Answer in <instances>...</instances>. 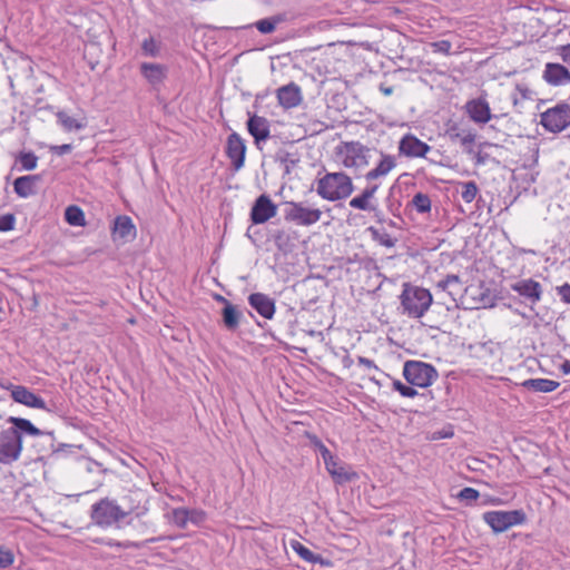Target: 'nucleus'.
I'll use <instances>...</instances> for the list:
<instances>
[{"instance_id":"nucleus-41","label":"nucleus","mask_w":570,"mask_h":570,"mask_svg":"<svg viewBox=\"0 0 570 570\" xmlns=\"http://www.w3.org/2000/svg\"><path fill=\"white\" fill-rule=\"evenodd\" d=\"M14 562V553L11 549L0 546V568L4 569Z\"/></svg>"},{"instance_id":"nucleus-38","label":"nucleus","mask_w":570,"mask_h":570,"mask_svg":"<svg viewBox=\"0 0 570 570\" xmlns=\"http://www.w3.org/2000/svg\"><path fill=\"white\" fill-rule=\"evenodd\" d=\"M173 522L178 528H186L188 521V509L185 508H177L173 510Z\"/></svg>"},{"instance_id":"nucleus-4","label":"nucleus","mask_w":570,"mask_h":570,"mask_svg":"<svg viewBox=\"0 0 570 570\" xmlns=\"http://www.w3.org/2000/svg\"><path fill=\"white\" fill-rule=\"evenodd\" d=\"M403 376L412 386L429 387L439 377L436 368L422 361H406L403 365Z\"/></svg>"},{"instance_id":"nucleus-58","label":"nucleus","mask_w":570,"mask_h":570,"mask_svg":"<svg viewBox=\"0 0 570 570\" xmlns=\"http://www.w3.org/2000/svg\"><path fill=\"white\" fill-rule=\"evenodd\" d=\"M215 299L222 304H224V306H226V303H230L228 299H226L224 296L217 294L215 295Z\"/></svg>"},{"instance_id":"nucleus-25","label":"nucleus","mask_w":570,"mask_h":570,"mask_svg":"<svg viewBox=\"0 0 570 570\" xmlns=\"http://www.w3.org/2000/svg\"><path fill=\"white\" fill-rule=\"evenodd\" d=\"M435 287L439 291L446 293L454 302L456 301V295H460V293L463 289V285L460 277L454 274L448 275L445 278L440 279L435 284Z\"/></svg>"},{"instance_id":"nucleus-28","label":"nucleus","mask_w":570,"mask_h":570,"mask_svg":"<svg viewBox=\"0 0 570 570\" xmlns=\"http://www.w3.org/2000/svg\"><path fill=\"white\" fill-rule=\"evenodd\" d=\"M446 135L449 136L451 141H460V144L464 147L468 154L473 153L472 145L475 141L474 132H472L471 130L459 131L456 128L452 127L446 131Z\"/></svg>"},{"instance_id":"nucleus-6","label":"nucleus","mask_w":570,"mask_h":570,"mask_svg":"<svg viewBox=\"0 0 570 570\" xmlns=\"http://www.w3.org/2000/svg\"><path fill=\"white\" fill-rule=\"evenodd\" d=\"M540 125L551 134H559L570 126V105L560 102L540 115Z\"/></svg>"},{"instance_id":"nucleus-3","label":"nucleus","mask_w":570,"mask_h":570,"mask_svg":"<svg viewBox=\"0 0 570 570\" xmlns=\"http://www.w3.org/2000/svg\"><path fill=\"white\" fill-rule=\"evenodd\" d=\"M128 514L129 512L122 510L115 500L104 498L91 505L90 518L98 527L109 528L116 525L120 529V521Z\"/></svg>"},{"instance_id":"nucleus-44","label":"nucleus","mask_w":570,"mask_h":570,"mask_svg":"<svg viewBox=\"0 0 570 570\" xmlns=\"http://www.w3.org/2000/svg\"><path fill=\"white\" fill-rule=\"evenodd\" d=\"M100 543L107 546V547H117V548H124V549H128V548H139L140 546L138 543H135V542H130V541H126V542H120V541H116L114 539H102L99 541Z\"/></svg>"},{"instance_id":"nucleus-47","label":"nucleus","mask_w":570,"mask_h":570,"mask_svg":"<svg viewBox=\"0 0 570 570\" xmlns=\"http://www.w3.org/2000/svg\"><path fill=\"white\" fill-rule=\"evenodd\" d=\"M206 519V514L200 510H188V521L194 524H199L204 522Z\"/></svg>"},{"instance_id":"nucleus-26","label":"nucleus","mask_w":570,"mask_h":570,"mask_svg":"<svg viewBox=\"0 0 570 570\" xmlns=\"http://www.w3.org/2000/svg\"><path fill=\"white\" fill-rule=\"evenodd\" d=\"M560 383L549 379H529L521 386L533 392L550 393L559 387Z\"/></svg>"},{"instance_id":"nucleus-42","label":"nucleus","mask_w":570,"mask_h":570,"mask_svg":"<svg viewBox=\"0 0 570 570\" xmlns=\"http://www.w3.org/2000/svg\"><path fill=\"white\" fill-rule=\"evenodd\" d=\"M141 49L144 55L149 57H157L159 55V47L151 37L142 41Z\"/></svg>"},{"instance_id":"nucleus-1","label":"nucleus","mask_w":570,"mask_h":570,"mask_svg":"<svg viewBox=\"0 0 570 570\" xmlns=\"http://www.w3.org/2000/svg\"><path fill=\"white\" fill-rule=\"evenodd\" d=\"M317 195L327 202L348 198L354 191L352 178L344 171L326 173L315 179Z\"/></svg>"},{"instance_id":"nucleus-22","label":"nucleus","mask_w":570,"mask_h":570,"mask_svg":"<svg viewBox=\"0 0 570 570\" xmlns=\"http://www.w3.org/2000/svg\"><path fill=\"white\" fill-rule=\"evenodd\" d=\"M41 179L40 175H27L16 178L13 181L14 193L21 198H28L36 194V185Z\"/></svg>"},{"instance_id":"nucleus-13","label":"nucleus","mask_w":570,"mask_h":570,"mask_svg":"<svg viewBox=\"0 0 570 570\" xmlns=\"http://www.w3.org/2000/svg\"><path fill=\"white\" fill-rule=\"evenodd\" d=\"M430 149L431 147L426 142L420 140L412 134L403 136L399 144L400 154L412 158L425 157Z\"/></svg>"},{"instance_id":"nucleus-30","label":"nucleus","mask_w":570,"mask_h":570,"mask_svg":"<svg viewBox=\"0 0 570 570\" xmlns=\"http://www.w3.org/2000/svg\"><path fill=\"white\" fill-rule=\"evenodd\" d=\"M291 548L305 561L309 563H321L324 564L323 558L320 554H315L307 547L302 544L297 540L291 541Z\"/></svg>"},{"instance_id":"nucleus-37","label":"nucleus","mask_w":570,"mask_h":570,"mask_svg":"<svg viewBox=\"0 0 570 570\" xmlns=\"http://www.w3.org/2000/svg\"><path fill=\"white\" fill-rule=\"evenodd\" d=\"M17 160L21 164V169L23 170H33L38 164V157L32 151L19 153Z\"/></svg>"},{"instance_id":"nucleus-10","label":"nucleus","mask_w":570,"mask_h":570,"mask_svg":"<svg viewBox=\"0 0 570 570\" xmlns=\"http://www.w3.org/2000/svg\"><path fill=\"white\" fill-rule=\"evenodd\" d=\"M226 155L232 161L235 171H238L245 163L246 144L245 140L237 134L232 132L226 141Z\"/></svg>"},{"instance_id":"nucleus-11","label":"nucleus","mask_w":570,"mask_h":570,"mask_svg":"<svg viewBox=\"0 0 570 570\" xmlns=\"http://www.w3.org/2000/svg\"><path fill=\"white\" fill-rule=\"evenodd\" d=\"M277 213L276 205L267 195H261L250 209V220L255 225L264 224Z\"/></svg>"},{"instance_id":"nucleus-45","label":"nucleus","mask_w":570,"mask_h":570,"mask_svg":"<svg viewBox=\"0 0 570 570\" xmlns=\"http://www.w3.org/2000/svg\"><path fill=\"white\" fill-rule=\"evenodd\" d=\"M16 218L12 214L0 215V232H9L14 227Z\"/></svg>"},{"instance_id":"nucleus-27","label":"nucleus","mask_w":570,"mask_h":570,"mask_svg":"<svg viewBox=\"0 0 570 570\" xmlns=\"http://www.w3.org/2000/svg\"><path fill=\"white\" fill-rule=\"evenodd\" d=\"M114 234L122 239L135 238L136 227L128 216H118L114 223Z\"/></svg>"},{"instance_id":"nucleus-5","label":"nucleus","mask_w":570,"mask_h":570,"mask_svg":"<svg viewBox=\"0 0 570 570\" xmlns=\"http://www.w3.org/2000/svg\"><path fill=\"white\" fill-rule=\"evenodd\" d=\"M370 148L360 141H345L335 147V155L346 168H362L368 165Z\"/></svg>"},{"instance_id":"nucleus-20","label":"nucleus","mask_w":570,"mask_h":570,"mask_svg":"<svg viewBox=\"0 0 570 570\" xmlns=\"http://www.w3.org/2000/svg\"><path fill=\"white\" fill-rule=\"evenodd\" d=\"M543 79L552 86H560L570 82V72L560 63L549 62L546 65Z\"/></svg>"},{"instance_id":"nucleus-29","label":"nucleus","mask_w":570,"mask_h":570,"mask_svg":"<svg viewBox=\"0 0 570 570\" xmlns=\"http://www.w3.org/2000/svg\"><path fill=\"white\" fill-rule=\"evenodd\" d=\"M222 317L224 326L234 332L238 328L243 314L232 303H226V306L222 309Z\"/></svg>"},{"instance_id":"nucleus-49","label":"nucleus","mask_w":570,"mask_h":570,"mask_svg":"<svg viewBox=\"0 0 570 570\" xmlns=\"http://www.w3.org/2000/svg\"><path fill=\"white\" fill-rule=\"evenodd\" d=\"M556 289L561 301L566 304H570V284L566 283L561 286H558Z\"/></svg>"},{"instance_id":"nucleus-32","label":"nucleus","mask_w":570,"mask_h":570,"mask_svg":"<svg viewBox=\"0 0 570 570\" xmlns=\"http://www.w3.org/2000/svg\"><path fill=\"white\" fill-rule=\"evenodd\" d=\"M285 20L284 16L276 14L266 19H262L255 22L256 29L263 33H272L275 31L276 27Z\"/></svg>"},{"instance_id":"nucleus-16","label":"nucleus","mask_w":570,"mask_h":570,"mask_svg":"<svg viewBox=\"0 0 570 570\" xmlns=\"http://www.w3.org/2000/svg\"><path fill=\"white\" fill-rule=\"evenodd\" d=\"M276 97L285 109L297 107L303 99L301 88L295 82L279 87L276 90Z\"/></svg>"},{"instance_id":"nucleus-43","label":"nucleus","mask_w":570,"mask_h":570,"mask_svg":"<svg viewBox=\"0 0 570 570\" xmlns=\"http://www.w3.org/2000/svg\"><path fill=\"white\" fill-rule=\"evenodd\" d=\"M479 497H480L479 491L473 488H469V487L463 488L458 494V498L461 501H465L466 503H471V502L475 501Z\"/></svg>"},{"instance_id":"nucleus-39","label":"nucleus","mask_w":570,"mask_h":570,"mask_svg":"<svg viewBox=\"0 0 570 570\" xmlns=\"http://www.w3.org/2000/svg\"><path fill=\"white\" fill-rule=\"evenodd\" d=\"M370 200L371 199L361 194L350 200V206L355 209L370 212L374 209V206L371 205Z\"/></svg>"},{"instance_id":"nucleus-48","label":"nucleus","mask_w":570,"mask_h":570,"mask_svg":"<svg viewBox=\"0 0 570 570\" xmlns=\"http://www.w3.org/2000/svg\"><path fill=\"white\" fill-rule=\"evenodd\" d=\"M313 444L318 450V452L321 453L324 462L330 460L331 456H333L331 451L317 438H314Z\"/></svg>"},{"instance_id":"nucleus-33","label":"nucleus","mask_w":570,"mask_h":570,"mask_svg":"<svg viewBox=\"0 0 570 570\" xmlns=\"http://www.w3.org/2000/svg\"><path fill=\"white\" fill-rule=\"evenodd\" d=\"M368 233L371 234L372 236V239L376 243H379L380 245L384 246V247H387V248H391V247H394L397 239L396 238H393L386 230L384 229H379L374 226H371L367 228Z\"/></svg>"},{"instance_id":"nucleus-8","label":"nucleus","mask_w":570,"mask_h":570,"mask_svg":"<svg viewBox=\"0 0 570 570\" xmlns=\"http://www.w3.org/2000/svg\"><path fill=\"white\" fill-rule=\"evenodd\" d=\"M22 439L16 430L6 429L0 432V463L10 465L18 461L22 452Z\"/></svg>"},{"instance_id":"nucleus-34","label":"nucleus","mask_w":570,"mask_h":570,"mask_svg":"<svg viewBox=\"0 0 570 570\" xmlns=\"http://www.w3.org/2000/svg\"><path fill=\"white\" fill-rule=\"evenodd\" d=\"M56 116L59 125L62 126L63 129L67 131L80 130L85 127L83 124L78 121L76 118L69 116L65 111H58Z\"/></svg>"},{"instance_id":"nucleus-7","label":"nucleus","mask_w":570,"mask_h":570,"mask_svg":"<svg viewBox=\"0 0 570 570\" xmlns=\"http://www.w3.org/2000/svg\"><path fill=\"white\" fill-rule=\"evenodd\" d=\"M483 520L495 533H500L513 525L524 523L527 515L522 510L488 511L483 513Z\"/></svg>"},{"instance_id":"nucleus-12","label":"nucleus","mask_w":570,"mask_h":570,"mask_svg":"<svg viewBox=\"0 0 570 570\" xmlns=\"http://www.w3.org/2000/svg\"><path fill=\"white\" fill-rule=\"evenodd\" d=\"M9 389L11 391V397L17 403L32 409L47 410L46 402L26 386L10 384Z\"/></svg>"},{"instance_id":"nucleus-57","label":"nucleus","mask_w":570,"mask_h":570,"mask_svg":"<svg viewBox=\"0 0 570 570\" xmlns=\"http://www.w3.org/2000/svg\"><path fill=\"white\" fill-rule=\"evenodd\" d=\"M561 370L564 374H570V361H564L561 365Z\"/></svg>"},{"instance_id":"nucleus-35","label":"nucleus","mask_w":570,"mask_h":570,"mask_svg":"<svg viewBox=\"0 0 570 570\" xmlns=\"http://www.w3.org/2000/svg\"><path fill=\"white\" fill-rule=\"evenodd\" d=\"M459 185L461 187L462 199L468 204L472 203L479 193V187H478L476 183L473 180H470V181L459 183Z\"/></svg>"},{"instance_id":"nucleus-24","label":"nucleus","mask_w":570,"mask_h":570,"mask_svg":"<svg viewBox=\"0 0 570 570\" xmlns=\"http://www.w3.org/2000/svg\"><path fill=\"white\" fill-rule=\"evenodd\" d=\"M396 167L395 157L392 155L382 154V158L375 168L366 173L365 179L373 181L380 177L386 176L392 169Z\"/></svg>"},{"instance_id":"nucleus-55","label":"nucleus","mask_w":570,"mask_h":570,"mask_svg":"<svg viewBox=\"0 0 570 570\" xmlns=\"http://www.w3.org/2000/svg\"><path fill=\"white\" fill-rule=\"evenodd\" d=\"M342 362H343L344 366L347 367V368L351 367L352 364H353V360L351 358L350 355H345L343 357Z\"/></svg>"},{"instance_id":"nucleus-9","label":"nucleus","mask_w":570,"mask_h":570,"mask_svg":"<svg viewBox=\"0 0 570 570\" xmlns=\"http://www.w3.org/2000/svg\"><path fill=\"white\" fill-rule=\"evenodd\" d=\"M322 217L318 208H308L303 203H287L284 209V218L286 222L295 223L299 226H311L316 224Z\"/></svg>"},{"instance_id":"nucleus-2","label":"nucleus","mask_w":570,"mask_h":570,"mask_svg":"<svg viewBox=\"0 0 570 570\" xmlns=\"http://www.w3.org/2000/svg\"><path fill=\"white\" fill-rule=\"evenodd\" d=\"M400 301L403 314L413 318H420L429 309L433 298L430 291L404 283Z\"/></svg>"},{"instance_id":"nucleus-40","label":"nucleus","mask_w":570,"mask_h":570,"mask_svg":"<svg viewBox=\"0 0 570 570\" xmlns=\"http://www.w3.org/2000/svg\"><path fill=\"white\" fill-rule=\"evenodd\" d=\"M393 390L397 391L404 397H414L419 394L412 385H406L399 380L393 381Z\"/></svg>"},{"instance_id":"nucleus-56","label":"nucleus","mask_w":570,"mask_h":570,"mask_svg":"<svg viewBox=\"0 0 570 570\" xmlns=\"http://www.w3.org/2000/svg\"><path fill=\"white\" fill-rule=\"evenodd\" d=\"M380 90L383 95L385 96H390L393 94V88L392 87H384V86H381L380 87Z\"/></svg>"},{"instance_id":"nucleus-17","label":"nucleus","mask_w":570,"mask_h":570,"mask_svg":"<svg viewBox=\"0 0 570 570\" xmlns=\"http://www.w3.org/2000/svg\"><path fill=\"white\" fill-rule=\"evenodd\" d=\"M247 130L253 136L255 145L269 138V121L265 117L253 115L247 120Z\"/></svg>"},{"instance_id":"nucleus-18","label":"nucleus","mask_w":570,"mask_h":570,"mask_svg":"<svg viewBox=\"0 0 570 570\" xmlns=\"http://www.w3.org/2000/svg\"><path fill=\"white\" fill-rule=\"evenodd\" d=\"M326 471L331 474L336 483H346L352 481L355 476V472L348 471V469L340 461L336 456H331L330 460L324 462Z\"/></svg>"},{"instance_id":"nucleus-52","label":"nucleus","mask_w":570,"mask_h":570,"mask_svg":"<svg viewBox=\"0 0 570 570\" xmlns=\"http://www.w3.org/2000/svg\"><path fill=\"white\" fill-rule=\"evenodd\" d=\"M51 149L53 150L55 154L62 156V155L70 153L72 150V146L70 144H63L60 146H55Z\"/></svg>"},{"instance_id":"nucleus-19","label":"nucleus","mask_w":570,"mask_h":570,"mask_svg":"<svg viewBox=\"0 0 570 570\" xmlns=\"http://www.w3.org/2000/svg\"><path fill=\"white\" fill-rule=\"evenodd\" d=\"M465 108L474 122L487 124L492 118L490 106L488 101L482 98L468 101Z\"/></svg>"},{"instance_id":"nucleus-53","label":"nucleus","mask_w":570,"mask_h":570,"mask_svg":"<svg viewBox=\"0 0 570 570\" xmlns=\"http://www.w3.org/2000/svg\"><path fill=\"white\" fill-rule=\"evenodd\" d=\"M379 189V185L376 184H373V185H368L364 188V190L362 191V194L367 197L368 199H372L375 195V193Z\"/></svg>"},{"instance_id":"nucleus-50","label":"nucleus","mask_w":570,"mask_h":570,"mask_svg":"<svg viewBox=\"0 0 570 570\" xmlns=\"http://www.w3.org/2000/svg\"><path fill=\"white\" fill-rule=\"evenodd\" d=\"M561 57L562 61L570 66V43L564 46H559L556 49Z\"/></svg>"},{"instance_id":"nucleus-60","label":"nucleus","mask_w":570,"mask_h":570,"mask_svg":"<svg viewBox=\"0 0 570 570\" xmlns=\"http://www.w3.org/2000/svg\"><path fill=\"white\" fill-rule=\"evenodd\" d=\"M474 288L473 287H468L465 288V292L469 293L470 291H473Z\"/></svg>"},{"instance_id":"nucleus-36","label":"nucleus","mask_w":570,"mask_h":570,"mask_svg":"<svg viewBox=\"0 0 570 570\" xmlns=\"http://www.w3.org/2000/svg\"><path fill=\"white\" fill-rule=\"evenodd\" d=\"M412 206L420 214H425L431 210V199L429 195L423 193H417L412 198Z\"/></svg>"},{"instance_id":"nucleus-54","label":"nucleus","mask_w":570,"mask_h":570,"mask_svg":"<svg viewBox=\"0 0 570 570\" xmlns=\"http://www.w3.org/2000/svg\"><path fill=\"white\" fill-rule=\"evenodd\" d=\"M358 363L367 368L377 370V366L374 364V362L367 357L358 356Z\"/></svg>"},{"instance_id":"nucleus-23","label":"nucleus","mask_w":570,"mask_h":570,"mask_svg":"<svg viewBox=\"0 0 570 570\" xmlns=\"http://www.w3.org/2000/svg\"><path fill=\"white\" fill-rule=\"evenodd\" d=\"M513 289L518 292L521 296L527 297L532 303H537L541 299L542 288L540 283L533 279H523L515 285H513Z\"/></svg>"},{"instance_id":"nucleus-21","label":"nucleus","mask_w":570,"mask_h":570,"mask_svg":"<svg viewBox=\"0 0 570 570\" xmlns=\"http://www.w3.org/2000/svg\"><path fill=\"white\" fill-rule=\"evenodd\" d=\"M140 72L154 87L159 86L167 77V67L160 63L142 62Z\"/></svg>"},{"instance_id":"nucleus-59","label":"nucleus","mask_w":570,"mask_h":570,"mask_svg":"<svg viewBox=\"0 0 570 570\" xmlns=\"http://www.w3.org/2000/svg\"><path fill=\"white\" fill-rule=\"evenodd\" d=\"M389 226L390 227H396V223L394 220H389Z\"/></svg>"},{"instance_id":"nucleus-51","label":"nucleus","mask_w":570,"mask_h":570,"mask_svg":"<svg viewBox=\"0 0 570 570\" xmlns=\"http://www.w3.org/2000/svg\"><path fill=\"white\" fill-rule=\"evenodd\" d=\"M471 155H473V158H474V164L476 166H482V165H485L488 159H489V154L487 153H481V151H478V153H472Z\"/></svg>"},{"instance_id":"nucleus-15","label":"nucleus","mask_w":570,"mask_h":570,"mask_svg":"<svg viewBox=\"0 0 570 570\" xmlns=\"http://www.w3.org/2000/svg\"><path fill=\"white\" fill-rule=\"evenodd\" d=\"M248 304L261 316L266 320L274 317L276 306L275 301L264 293H253L248 296Z\"/></svg>"},{"instance_id":"nucleus-46","label":"nucleus","mask_w":570,"mask_h":570,"mask_svg":"<svg viewBox=\"0 0 570 570\" xmlns=\"http://www.w3.org/2000/svg\"><path fill=\"white\" fill-rule=\"evenodd\" d=\"M434 52H441L444 55H449L451 50V42L448 40H440L431 43Z\"/></svg>"},{"instance_id":"nucleus-31","label":"nucleus","mask_w":570,"mask_h":570,"mask_svg":"<svg viewBox=\"0 0 570 570\" xmlns=\"http://www.w3.org/2000/svg\"><path fill=\"white\" fill-rule=\"evenodd\" d=\"M65 219L71 226L83 227L86 225L85 213L76 205L66 208Z\"/></svg>"},{"instance_id":"nucleus-14","label":"nucleus","mask_w":570,"mask_h":570,"mask_svg":"<svg viewBox=\"0 0 570 570\" xmlns=\"http://www.w3.org/2000/svg\"><path fill=\"white\" fill-rule=\"evenodd\" d=\"M9 423L12 424L10 428L11 430H16L17 434L22 439L23 434L30 435V436H43L47 438L50 441L51 448L53 446V433L52 432H43L37 426H35L31 421L23 419V417H17V416H10L7 420Z\"/></svg>"}]
</instances>
